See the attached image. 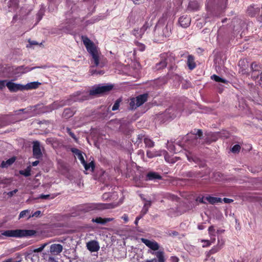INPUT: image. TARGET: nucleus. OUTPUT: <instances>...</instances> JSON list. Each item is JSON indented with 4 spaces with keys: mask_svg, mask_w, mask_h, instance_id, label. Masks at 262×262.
<instances>
[{
    "mask_svg": "<svg viewBox=\"0 0 262 262\" xmlns=\"http://www.w3.org/2000/svg\"><path fill=\"white\" fill-rule=\"evenodd\" d=\"M259 84L262 86V73L260 74V79L258 80Z\"/></svg>",
    "mask_w": 262,
    "mask_h": 262,
    "instance_id": "774afa93",
    "label": "nucleus"
},
{
    "mask_svg": "<svg viewBox=\"0 0 262 262\" xmlns=\"http://www.w3.org/2000/svg\"><path fill=\"white\" fill-rule=\"evenodd\" d=\"M19 172L21 174L24 175L25 177H28L30 175V170L29 169L25 170H20Z\"/></svg>",
    "mask_w": 262,
    "mask_h": 262,
    "instance_id": "79ce46f5",
    "label": "nucleus"
},
{
    "mask_svg": "<svg viewBox=\"0 0 262 262\" xmlns=\"http://www.w3.org/2000/svg\"><path fill=\"white\" fill-rule=\"evenodd\" d=\"M186 176H187L188 177H193L195 176V173L191 171H189V172H186Z\"/></svg>",
    "mask_w": 262,
    "mask_h": 262,
    "instance_id": "13d9d810",
    "label": "nucleus"
},
{
    "mask_svg": "<svg viewBox=\"0 0 262 262\" xmlns=\"http://www.w3.org/2000/svg\"><path fill=\"white\" fill-rule=\"evenodd\" d=\"M208 232L210 236H215V229L213 226H211L208 228Z\"/></svg>",
    "mask_w": 262,
    "mask_h": 262,
    "instance_id": "a19ab883",
    "label": "nucleus"
},
{
    "mask_svg": "<svg viewBox=\"0 0 262 262\" xmlns=\"http://www.w3.org/2000/svg\"><path fill=\"white\" fill-rule=\"evenodd\" d=\"M143 201H144L143 206L149 208L151 205V201L146 199H143Z\"/></svg>",
    "mask_w": 262,
    "mask_h": 262,
    "instance_id": "ea45409f",
    "label": "nucleus"
},
{
    "mask_svg": "<svg viewBox=\"0 0 262 262\" xmlns=\"http://www.w3.org/2000/svg\"><path fill=\"white\" fill-rule=\"evenodd\" d=\"M40 83L38 82H32L24 85V89L30 90L37 88Z\"/></svg>",
    "mask_w": 262,
    "mask_h": 262,
    "instance_id": "393cba45",
    "label": "nucleus"
},
{
    "mask_svg": "<svg viewBox=\"0 0 262 262\" xmlns=\"http://www.w3.org/2000/svg\"><path fill=\"white\" fill-rule=\"evenodd\" d=\"M215 241V238H213V241H212V243H213ZM201 242L202 243H204L205 244L203 245V247H208L211 244V242L208 240H205V239H202L201 241Z\"/></svg>",
    "mask_w": 262,
    "mask_h": 262,
    "instance_id": "58836bf2",
    "label": "nucleus"
},
{
    "mask_svg": "<svg viewBox=\"0 0 262 262\" xmlns=\"http://www.w3.org/2000/svg\"><path fill=\"white\" fill-rule=\"evenodd\" d=\"M122 219L124 221L125 223L128 221V216L126 214H123V215L122 216Z\"/></svg>",
    "mask_w": 262,
    "mask_h": 262,
    "instance_id": "bf43d9fd",
    "label": "nucleus"
},
{
    "mask_svg": "<svg viewBox=\"0 0 262 262\" xmlns=\"http://www.w3.org/2000/svg\"><path fill=\"white\" fill-rule=\"evenodd\" d=\"M74 114V112L71 108L64 109L62 114V117L66 119L72 117Z\"/></svg>",
    "mask_w": 262,
    "mask_h": 262,
    "instance_id": "4be33fe9",
    "label": "nucleus"
},
{
    "mask_svg": "<svg viewBox=\"0 0 262 262\" xmlns=\"http://www.w3.org/2000/svg\"><path fill=\"white\" fill-rule=\"evenodd\" d=\"M192 135L193 136L192 138H194V140L191 142V144L192 145H195L196 142L198 140V138H196V136H198L199 137H201L202 136V131L201 129H195Z\"/></svg>",
    "mask_w": 262,
    "mask_h": 262,
    "instance_id": "b1692460",
    "label": "nucleus"
},
{
    "mask_svg": "<svg viewBox=\"0 0 262 262\" xmlns=\"http://www.w3.org/2000/svg\"><path fill=\"white\" fill-rule=\"evenodd\" d=\"M167 63L165 60H162L159 63L157 64L156 68L157 70H160L166 67Z\"/></svg>",
    "mask_w": 262,
    "mask_h": 262,
    "instance_id": "c9c22d12",
    "label": "nucleus"
},
{
    "mask_svg": "<svg viewBox=\"0 0 262 262\" xmlns=\"http://www.w3.org/2000/svg\"><path fill=\"white\" fill-rule=\"evenodd\" d=\"M170 260L172 262H178L179 259L178 257L173 256L170 257Z\"/></svg>",
    "mask_w": 262,
    "mask_h": 262,
    "instance_id": "6e6d98bb",
    "label": "nucleus"
},
{
    "mask_svg": "<svg viewBox=\"0 0 262 262\" xmlns=\"http://www.w3.org/2000/svg\"><path fill=\"white\" fill-rule=\"evenodd\" d=\"M48 245V243H44L42 244L39 248L33 250L34 252H40L43 250L45 247Z\"/></svg>",
    "mask_w": 262,
    "mask_h": 262,
    "instance_id": "4c0bfd02",
    "label": "nucleus"
},
{
    "mask_svg": "<svg viewBox=\"0 0 262 262\" xmlns=\"http://www.w3.org/2000/svg\"><path fill=\"white\" fill-rule=\"evenodd\" d=\"M148 209H149V208L143 206L142 208V209L141 211V215L143 216L145 214H146L148 211Z\"/></svg>",
    "mask_w": 262,
    "mask_h": 262,
    "instance_id": "de8ad7c7",
    "label": "nucleus"
},
{
    "mask_svg": "<svg viewBox=\"0 0 262 262\" xmlns=\"http://www.w3.org/2000/svg\"><path fill=\"white\" fill-rule=\"evenodd\" d=\"M15 161V158L14 157L11 158L7 160L6 161H3L1 164V166L2 167H7L13 164Z\"/></svg>",
    "mask_w": 262,
    "mask_h": 262,
    "instance_id": "a878e982",
    "label": "nucleus"
},
{
    "mask_svg": "<svg viewBox=\"0 0 262 262\" xmlns=\"http://www.w3.org/2000/svg\"><path fill=\"white\" fill-rule=\"evenodd\" d=\"M17 191H18V190L16 189H14L13 191H9V192H8L7 194L9 196L11 197V196H12L14 195V194L16 193Z\"/></svg>",
    "mask_w": 262,
    "mask_h": 262,
    "instance_id": "5fc2aeb1",
    "label": "nucleus"
},
{
    "mask_svg": "<svg viewBox=\"0 0 262 262\" xmlns=\"http://www.w3.org/2000/svg\"><path fill=\"white\" fill-rule=\"evenodd\" d=\"M141 241L148 248L153 251L152 252H156L159 251L160 248L159 244L154 239H148L144 238H141Z\"/></svg>",
    "mask_w": 262,
    "mask_h": 262,
    "instance_id": "20e7f679",
    "label": "nucleus"
},
{
    "mask_svg": "<svg viewBox=\"0 0 262 262\" xmlns=\"http://www.w3.org/2000/svg\"><path fill=\"white\" fill-rule=\"evenodd\" d=\"M129 105L132 109H135L137 107H139L137 103L136 102V100L135 98H133L130 99V101L129 102Z\"/></svg>",
    "mask_w": 262,
    "mask_h": 262,
    "instance_id": "473e14b6",
    "label": "nucleus"
},
{
    "mask_svg": "<svg viewBox=\"0 0 262 262\" xmlns=\"http://www.w3.org/2000/svg\"><path fill=\"white\" fill-rule=\"evenodd\" d=\"M238 66L239 67V72L242 74H247L249 73V64L247 60H240L238 62Z\"/></svg>",
    "mask_w": 262,
    "mask_h": 262,
    "instance_id": "39448f33",
    "label": "nucleus"
},
{
    "mask_svg": "<svg viewBox=\"0 0 262 262\" xmlns=\"http://www.w3.org/2000/svg\"><path fill=\"white\" fill-rule=\"evenodd\" d=\"M198 201H199L200 202L204 204L207 203V201L206 200V197H202V198H199L197 199Z\"/></svg>",
    "mask_w": 262,
    "mask_h": 262,
    "instance_id": "864d4df0",
    "label": "nucleus"
},
{
    "mask_svg": "<svg viewBox=\"0 0 262 262\" xmlns=\"http://www.w3.org/2000/svg\"><path fill=\"white\" fill-rule=\"evenodd\" d=\"M113 220H114L113 218H111V217L104 218V223L105 224L107 222L112 221H113Z\"/></svg>",
    "mask_w": 262,
    "mask_h": 262,
    "instance_id": "680f3d73",
    "label": "nucleus"
},
{
    "mask_svg": "<svg viewBox=\"0 0 262 262\" xmlns=\"http://www.w3.org/2000/svg\"><path fill=\"white\" fill-rule=\"evenodd\" d=\"M67 132L69 134V135L74 139L76 140V136L71 131V129L69 128H67Z\"/></svg>",
    "mask_w": 262,
    "mask_h": 262,
    "instance_id": "603ef678",
    "label": "nucleus"
},
{
    "mask_svg": "<svg viewBox=\"0 0 262 262\" xmlns=\"http://www.w3.org/2000/svg\"><path fill=\"white\" fill-rule=\"evenodd\" d=\"M36 233L34 230H8L1 232V235L8 237L20 238L23 237L32 236Z\"/></svg>",
    "mask_w": 262,
    "mask_h": 262,
    "instance_id": "7ed1b4c3",
    "label": "nucleus"
},
{
    "mask_svg": "<svg viewBox=\"0 0 262 262\" xmlns=\"http://www.w3.org/2000/svg\"><path fill=\"white\" fill-rule=\"evenodd\" d=\"M144 142L146 146L148 147H152L154 146V142L148 138L145 137Z\"/></svg>",
    "mask_w": 262,
    "mask_h": 262,
    "instance_id": "7c9ffc66",
    "label": "nucleus"
},
{
    "mask_svg": "<svg viewBox=\"0 0 262 262\" xmlns=\"http://www.w3.org/2000/svg\"><path fill=\"white\" fill-rule=\"evenodd\" d=\"M220 250V249H219L216 246H215L207 252L206 256L207 257H209L211 255L216 253Z\"/></svg>",
    "mask_w": 262,
    "mask_h": 262,
    "instance_id": "2f4dec72",
    "label": "nucleus"
},
{
    "mask_svg": "<svg viewBox=\"0 0 262 262\" xmlns=\"http://www.w3.org/2000/svg\"><path fill=\"white\" fill-rule=\"evenodd\" d=\"M113 89L112 85H101L94 86L90 92H77L72 96V101H81L89 99L91 95H101L109 92Z\"/></svg>",
    "mask_w": 262,
    "mask_h": 262,
    "instance_id": "f03ea898",
    "label": "nucleus"
},
{
    "mask_svg": "<svg viewBox=\"0 0 262 262\" xmlns=\"http://www.w3.org/2000/svg\"><path fill=\"white\" fill-rule=\"evenodd\" d=\"M179 24L183 28H187L189 26L191 19L187 16H182L179 18Z\"/></svg>",
    "mask_w": 262,
    "mask_h": 262,
    "instance_id": "f8f14e48",
    "label": "nucleus"
},
{
    "mask_svg": "<svg viewBox=\"0 0 262 262\" xmlns=\"http://www.w3.org/2000/svg\"><path fill=\"white\" fill-rule=\"evenodd\" d=\"M154 155H156L155 157L157 156H161L162 155H164L165 156V155H167V152L165 150H154Z\"/></svg>",
    "mask_w": 262,
    "mask_h": 262,
    "instance_id": "72a5a7b5",
    "label": "nucleus"
},
{
    "mask_svg": "<svg viewBox=\"0 0 262 262\" xmlns=\"http://www.w3.org/2000/svg\"><path fill=\"white\" fill-rule=\"evenodd\" d=\"M223 201L225 203H230L233 202V200L232 199L228 198H224Z\"/></svg>",
    "mask_w": 262,
    "mask_h": 262,
    "instance_id": "052dcab7",
    "label": "nucleus"
},
{
    "mask_svg": "<svg viewBox=\"0 0 262 262\" xmlns=\"http://www.w3.org/2000/svg\"><path fill=\"white\" fill-rule=\"evenodd\" d=\"M49 196L50 195L49 194H41L38 198L42 199H47L49 198Z\"/></svg>",
    "mask_w": 262,
    "mask_h": 262,
    "instance_id": "4d7b16f0",
    "label": "nucleus"
},
{
    "mask_svg": "<svg viewBox=\"0 0 262 262\" xmlns=\"http://www.w3.org/2000/svg\"><path fill=\"white\" fill-rule=\"evenodd\" d=\"M241 147L239 145L236 144L233 146L231 149V151L232 152L235 153L238 152L240 150Z\"/></svg>",
    "mask_w": 262,
    "mask_h": 262,
    "instance_id": "37998d69",
    "label": "nucleus"
},
{
    "mask_svg": "<svg viewBox=\"0 0 262 262\" xmlns=\"http://www.w3.org/2000/svg\"><path fill=\"white\" fill-rule=\"evenodd\" d=\"M169 199L172 200H176L177 199V197L174 195H169Z\"/></svg>",
    "mask_w": 262,
    "mask_h": 262,
    "instance_id": "338daca9",
    "label": "nucleus"
},
{
    "mask_svg": "<svg viewBox=\"0 0 262 262\" xmlns=\"http://www.w3.org/2000/svg\"><path fill=\"white\" fill-rule=\"evenodd\" d=\"M72 152L75 154V155L77 157V158L80 161L81 163L84 162V159L83 156L82 155L81 152L78 149L75 148H73L71 149Z\"/></svg>",
    "mask_w": 262,
    "mask_h": 262,
    "instance_id": "aec40b11",
    "label": "nucleus"
},
{
    "mask_svg": "<svg viewBox=\"0 0 262 262\" xmlns=\"http://www.w3.org/2000/svg\"><path fill=\"white\" fill-rule=\"evenodd\" d=\"M82 40L88 52L92 56L91 63L93 67L103 68L106 64V59L104 58L98 51L94 43L86 36H82Z\"/></svg>",
    "mask_w": 262,
    "mask_h": 262,
    "instance_id": "f257e3e1",
    "label": "nucleus"
},
{
    "mask_svg": "<svg viewBox=\"0 0 262 262\" xmlns=\"http://www.w3.org/2000/svg\"><path fill=\"white\" fill-rule=\"evenodd\" d=\"M92 221L97 224H104V219L100 217H96V219H93Z\"/></svg>",
    "mask_w": 262,
    "mask_h": 262,
    "instance_id": "e433bc0d",
    "label": "nucleus"
},
{
    "mask_svg": "<svg viewBox=\"0 0 262 262\" xmlns=\"http://www.w3.org/2000/svg\"><path fill=\"white\" fill-rule=\"evenodd\" d=\"M108 205L106 204L97 203V204H91L89 205L88 209L89 210H93L95 209L101 210L106 208H108Z\"/></svg>",
    "mask_w": 262,
    "mask_h": 262,
    "instance_id": "9b49d317",
    "label": "nucleus"
},
{
    "mask_svg": "<svg viewBox=\"0 0 262 262\" xmlns=\"http://www.w3.org/2000/svg\"><path fill=\"white\" fill-rule=\"evenodd\" d=\"M6 86L11 92H16L24 89V86L20 84H16L11 81H8Z\"/></svg>",
    "mask_w": 262,
    "mask_h": 262,
    "instance_id": "0eeeda50",
    "label": "nucleus"
},
{
    "mask_svg": "<svg viewBox=\"0 0 262 262\" xmlns=\"http://www.w3.org/2000/svg\"><path fill=\"white\" fill-rule=\"evenodd\" d=\"M30 211L29 210H25L20 212L19 217V218L24 217L26 214L29 213Z\"/></svg>",
    "mask_w": 262,
    "mask_h": 262,
    "instance_id": "c03bdc74",
    "label": "nucleus"
},
{
    "mask_svg": "<svg viewBox=\"0 0 262 262\" xmlns=\"http://www.w3.org/2000/svg\"><path fill=\"white\" fill-rule=\"evenodd\" d=\"M207 202L211 204H214L218 202H221L222 199L220 198L213 197L210 196H206Z\"/></svg>",
    "mask_w": 262,
    "mask_h": 262,
    "instance_id": "5701e85b",
    "label": "nucleus"
},
{
    "mask_svg": "<svg viewBox=\"0 0 262 262\" xmlns=\"http://www.w3.org/2000/svg\"><path fill=\"white\" fill-rule=\"evenodd\" d=\"M35 68H36L35 67H33V68H29L28 67H26L25 68V71L23 72V73H25V72H29V71H30L33 69H34Z\"/></svg>",
    "mask_w": 262,
    "mask_h": 262,
    "instance_id": "0e129e2a",
    "label": "nucleus"
},
{
    "mask_svg": "<svg viewBox=\"0 0 262 262\" xmlns=\"http://www.w3.org/2000/svg\"><path fill=\"white\" fill-rule=\"evenodd\" d=\"M160 180L161 179V177L158 173L155 172H150L146 175V180L152 181L154 180Z\"/></svg>",
    "mask_w": 262,
    "mask_h": 262,
    "instance_id": "f3484780",
    "label": "nucleus"
},
{
    "mask_svg": "<svg viewBox=\"0 0 262 262\" xmlns=\"http://www.w3.org/2000/svg\"><path fill=\"white\" fill-rule=\"evenodd\" d=\"M163 34L165 37L170 36L171 34V24H167L163 31Z\"/></svg>",
    "mask_w": 262,
    "mask_h": 262,
    "instance_id": "bb28decb",
    "label": "nucleus"
},
{
    "mask_svg": "<svg viewBox=\"0 0 262 262\" xmlns=\"http://www.w3.org/2000/svg\"><path fill=\"white\" fill-rule=\"evenodd\" d=\"M33 152L34 156L36 159H39L42 156V153L40 147V143L37 141L33 142Z\"/></svg>",
    "mask_w": 262,
    "mask_h": 262,
    "instance_id": "1a4fd4ad",
    "label": "nucleus"
},
{
    "mask_svg": "<svg viewBox=\"0 0 262 262\" xmlns=\"http://www.w3.org/2000/svg\"><path fill=\"white\" fill-rule=\"evenodd\" d=\"M153 255H155L157 258V261L155 262H165L164 253L163 251H159L156 252H151Z\"/></svg>",
    "mask_w": 262,
    "mask_h": 262,
    "instance_id": "6ab92c4d",
    "label": "nucleus"
},
{
    "mask_svg": "<svg viewBox=\"0 0 262 262\" xmlns=\"http://www.w3.org/2000/svg\"><path fill=\"white\" fill-rule=\"evenodd\" d=\"M211 79L212 80L215 81L216 82H222L224 83H227L228 82V81L226 80V79L221 78L220 77L216 75H212L211 76Z\"/></svg>",
    "mask_w": 262,
    "mask_h": 262,
    "instance_id": "cd10ccee",
    "label": "nucleus"
},
{
    "mask_svg": "<svg viewBox=\"0 0 262 262\" xmlns=\"http://www.w3.org/2000/svg\"><path fill=\"white\" fill-rule=\"evenodd\" d=\"M82 165L84 166V168L86 170L90 169L91 168L92 170H93L95 168V165L93 161H91L89 163H86V162L84 161V163H81Z\"/></svg>",
    "mask_w": 262,
    "mask_h": 262,
    "instance_id": "c85d7f7f",
    "label": "nucleus"
},
{
    "mask_svg": "<svg viewBox=\"0 0 262 262\" xmlns=\"http://www.w3.org/2000/svg\"><path fill=\"white\" fill-rule=\"evenodd\" d=\"M91 73L92 74H103L104 73V72L102 71H91Z\"/></svg>",
    "mask_w": 262,
    "mask_h": 262,
    "instance_id": "e2e57ef3",
    "label": "nucleus"
},
{
    "mask_svg": "<svg viewBox=\"0 0 262 262\" xmlns=\"http://www.w3.org/2000/svg\"><path fill=\"white\" fill-rule=\"evenodd\" d=\"M148 27L147 23H145L141 28L134 29L132 33L137 38H141Z\"/></svg>",
    "mask_w": 262,
    "mask_h": 262,
    "instance_id": "6e6552de",
    "label": "nucleus"
},
{
    "mask_svg": "<svg viewBox=\"0 0 262 262\" xmlns=\"http://www.w3.org/2000/svg\"><path fill=\"white\" fill-rule=\"evenodd\" d=\"M70 104V101L67 100V101H55L54 103H53L52 104L50 105V107L51 110H55L58 109L60 107L63 106L64 105L66 104Z\"/></svg>",
    "mask_w": 262,
    "mask_h": 262,
    "instance_id": "4468645a",
    "label": "nucleus"
},
{
    "mask_svg": "<svg viewBox=\"0 0 262 262\" xmlns=\"http://www.w3.org/2000/svg\"><path fill=\"white\" fill-rule=\"evenodd\" d=\"M142 217V216L140 215V216H138L136 217V220L135 221V224L137 225L138 223L139 220Z\"/></svg>",
    "mask_w": 262,
    "mask_h": 262,
    "instance_id": "69168bd1",
    "label": "nucleus"
},
{
    "mask_svg": "<svg viewBox=\"0 0 262 262\" xmlns=\"http://www.w3.org/2000/svg\"><path fill=\"white\" fill-rule=\"evenodd\" d=\"M251 71L252 72V76L253 78H256L258 76L262 73V69L260 66L256 62H253L251 64Z\"/></svg>",
    "mask_w": 262,
    "mask_h": 262,
    "instance_id": "423d86ee",
    "label": "nucleus"
},
{
    "mask_svg": "<svg viewBox=\"0 0 262 262\" xmlns=\"http://www.w3.org/2000/svg\"><path fill=\"white\" fill-rule=\"evenodd\" d=\"M119 101L118 100L116 101L114 104L113 105L112 107V110L113 111H116L119 108Z\"/></svg>",
    "mask_w": 262,
    "mask_h": 262,
    "instance_id": "49530a36",
    "label": "nucleus"
},
{
    "mask_svg": "<svg viewBox=\"0 0 262 262\" xmlns=\"http://www.w3.org/2000/svg\"><path fill=\"white\" fill-rule=\"evenodd\" d=\"M63 249L62 246L59 244H54L51 245L50 252L52 255H56L60 253Z\"/></svg>",
    "mask_w": 262,
    "mask_h": 262,
    "instance_id": "9d476101",
    "label": "nucleus"
},
{
    "mask_svg": "<svg viewBox=\"0 0 262 262\" xmlns=\"http://www.w3.org/2000/svg\"><path fill=\"white\" fill-rule=\"evenodd\" d=\"M179 159V157H174V158H170L168 156V154L165 155V160L168 163H174Z\"/></svg>",
    "mask_w": 262,
    "mask_h": 262,
    "instance_id": "c756f323",
    "label": "nucleus"
},
{
    "mask_svg": "<svg viewBox=\"0 0 262 262\" xmlns=\"http://www.w3.org/2000/svg\"><path fill=\"white\" fill-rule=\"evenodd\" d=\"M146 155L148 158H152L154 157H155L156 155H154L153 151H150V150H148L146 151Z\"/></svg>",
    "mask_w": 262,
    "mask_h": 262,
    "instance_id": "a18cd8bd",
    "label": "nucleus"
},
{
    "mask_svg": "<svg viewBox=\"0 0 262 262\" xmlns=\"http://www.w3.org/2000/svg\"><path fill=\"white\" fill-rule=\"evenodd\" d=\"M187 64L189 69L192 70L196 67V64L194 62V57L191 55H189L187 57Z\"/></svg>",
    "mask_w": 262,
    "mask_h": 262,
    "instance_id": "dca6fc26",
    "label": "nucleus"
},
{
    "mask_svg": "<svg viewBox=\"0 0 262 262\" xmlns=\"http://www.w3.org/2000/svg\"><path fill=\"white\" fill-rule=\"evenodd\" d=\"M88 249L91 252H96L99 249V244L97 241H92L87 243Z\"/></svg>",
    "mask_w": 262,
    "mask_h": 262,
    "instance_id": "ddd939ff",
    "label": "nucleus"
},
{
    "mask_svg": "<svg viewBox=\"0 0 262 262\" xmlns=\"http://www.w3.org/2000/svg\"><path fill=\"white\" fill-rule=\"evenodd\" d=\"M147 96H148L147 94H144L143 95H140L135 98L136 102L137 103L139 106H141L145 101H146L147 99Z\"/></svg>",
    "mask_w": 262,
    "mask_h": 262,
    "instance_id": "a211bd4d",
    "label": "nucleus"
},
{
    "mask_svg": "<svg viewBox=\"0 0 262 262\" xmlns=\"http://www.w3.org/2000/svg\"><path fill=\"white\" fill-rule=\"evenodd\" d=\"M225 244V240L223 239L222 238H218L217 239V243L216 245V246L219 249H221L223 247Z\"/></svg>",
    "mask_w": 262,
    "mask_h": 262,
    "instance_id": "f704fd0d",
    "label": "nucleus"
},
{
    "mask_svg": "<svg viewBox=\"0 0 262 262\" xmlns=\"http://www.w3.org/2000/svg\"><path fill=\"white\" fill-rule=\"evenodd\" d=\"M41 214V211H35L32 215H30L29 216V218H31L32 217H38Z\"/></svg>",
    "mask_w": 262,
    "mask_h": 262,
    "instance_id": "09e8293b",
    "label": "nucleus"
},
{
    "mask_svg": "<svg viewBox=\"0 0 262 262\" xmlns=\"http://www.w3.org/2000/svg\"><path fill=\"white\" fill-rule=\"evenodd\" d=\"M199 8L200 4L198 2L192 1L189 3L187 9L190 11H196L199 9Z\"/></svg>",
    "mask_w": 262,
    "mask_h": 262,
    "instance_id": "412c9836",
    "label": "nucleus"
},
{
    "mask_svg": "<svg viewBox=\"0 0 262 262\" xmlns=\"http://www.w3.org/2000/svg\"><path fill=\"white\" fill-rule=\"evenodd\" d=\"M167 148L169 151L176 152L174 146L172 144H169L168 145Z\"/></svg>",
    "mask_w": 262,
    "mask_h": 262,
    "instance_id": "3c124183",
    "label": "nucleus"
},
{
    "mask_svg": "<svg viewBox=\"0 0 262 262\" xmlns=\"http://www.w3.org/2000/svg\"><path fill=\"white\" fill-rule=\"evenodd\" d=\"M185 155L187 157L188 161L190 162H193L195 163H198L199 162V159L194 156L191 152H190L188 150H185Z\"/></svg>",
    "mask_w": 262,
    "mask_h": 262,
    "instance_id": "2eb2a0df",
    "label": "nucleus"
},
{
    "mask_svg": "<svg viewBox=\"0 0 262 262\" xmlns=\"http://www.w3.org/2000/svg\"><path fill=\"white\" fill-rule=\"evenodd\" d=\"M7 82L6 80H0V90H2L5 87Z\"/></svg>",
    "mask_w": 262,
    "mask_h": 262,
    "instance_id": "8fccbe9b",
    "label": "nucleus"
}]
</instances>
